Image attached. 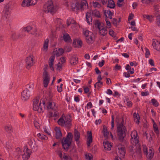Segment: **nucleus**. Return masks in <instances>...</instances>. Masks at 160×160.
I'll return each mask as SVG.
<instances>
[{
  "label": "nucleus",
  "mask_w": 160,
  "mask_h": 160,
  "mask_svg": "<svg viewBox=\"0 0 160 160\" xmlns=\"http://www.w3.org/2000/svg\"><path fill=\"white\" fill-rule=\"evenodd\" d=\"M85 35L87 36V34H88L89 37L86 38V40L87 42L89 44H91L92 43L94 42V36L92 32H86L85 33Z\"/></svg>",
  "instance_id": "obj_19"
},
{
  "label": "nucleus",
  "mask_w": 160,
  "mask_h": 160,
  "mask_svg": "<svg viewBox=\"0 0 160 160\" xmlns=\"http://www.w3.org/2000/svg\"><path fill=\"white\" fill-rule=\"evenodd\" d=\"M157 24L158 26H160V15H158L157 17Z\"/></svg>",
  "instance_id": "obj_64"
},
{
  "label": "nucleus",
  "mask_w": 160,
  "mask_h": 160,
  "mask_svg": "<svg viewBox=\"0 0 160 160\" xmlns=\"http://www.w3.org/2000/svg\"><path fill=\"white\" fill-rule=\"evenodd\" d=\"M131 143L134 146H130L128 148L130 155L134 159H140L142 157L141 148L139 137L137 131H132L131 133Z\"/></svg>",
  "instance_id": "obj_1"
},
{
  "label": "nucleus",
  "mask_w": 160,
  "mask_h": 160,
  "mask_svg": "<svg viewBox=\"0 0 160 160\" xmlns=\"http://www.w3.org/2000/svg\"><path fill=\"white\" fill-rule=\"evenodd\" d=\"M30 147L32 149H35L37 147L35 141L33 139H31L28 142Z\"/></svg>",
  "instance_id": "obj_32"
},
{
  "label": "nucleus",
  "mask_w": 160,
  "mask_h": 160,
  "mask_svg": "<svg viewBox=\"0 0 160 160\" xmlns=\"http://www.w3.org/2000/svg\"><path fill=\"white\" fill-rule=\"evenodd\" d=\"M30 95L29 91L26 89L22 92V99L24 101H26L29 98Z\"/></svg>",
  "instance_id": "obj_17"
},
{
  "label": "nucleus",
  "mask_w": 160,
  "mask_h": 160,
  "mask_svg": "<svg viewBox=\"0 0 160 160\" xmlns=\"http://www.w3.org/2000/svg\"><path fill=\"white\" fill-rule=\"evenodd\" d=\"M153 128L154 129V131L157 135H158L159 134V131L157 127V125L156 124L154 120H153Z\"/></svg>",
  "instance_id": "obj_44"
},
{
  "label": "nucleus",
  "mask_w": 160,
  "mask_h": 160,
  "mask_svg": "<svg viewBox=\"0 0 160 160\" xmlns=\"http://www.w3.org/2000/svg\"><path fill=\"white\" fill-rule=\"evenodd\" d=\"M152 45L156 50L160 51V42L156 39H153Z\"/></svg>",
  "instance_id": "obj_24"
},
{
  "label": "nucleus",
  "mask_w": 160,
  "mask_h": 160,
  "mask_svg": "<svg viewBox=\"0 0 160 160\" xmlns=\"http://www.w3.org/2000/svg\"><path fill=\"white\" fill-rule=\"evenodd\" d=\"M92 5L94 8H98L101 7V5L97 2H93Z\"/></svg>",
  "instance_id": "obj_50"
},
{
  "label": "nucleus",
  "mask_w": 160,
  "mask_h": 160,
  "mask_svg": "<svg viewBox=\"0 0 160 160\" xmlns=\"http://www.w3.org/2000/svg\"><path fill=\"white\" fill-rule=\"evenodd\" d=\"M57 10V7L54 6L52 0H48L45 4L43 6V10L47 13H50L53 14Z\"/></svg>",
  "instance_id": "obj_6"
},
{
  "label": "nucleus",
  "mask_w": 160,
  "mask_h": 160,
  "mask_svg": "<svg viewBox=\"0 0 160 160\" xmlns=\"http://www.w3.org/2000/svg\"><path fill=\"white\" fill-rule=\"evenodd\" d=\"M33 58L34 57L32 55H30L26 58L25 62L27 68H29L33 65Z\"/></svg>",
  "instance_id": "obj_14"
},
{
  "label": "nucleus",
  "mask_w": 160,
  "mask_h": 160,
  "mask_svg": "<svg viewBox=\"0 0 160 160\" xmlns=\"http://www.w3.org/2000/svg\"><path fill=\"white\" fill-rule=\"evenodd\" d=\"M102 84V82H101V81H98L94 84V87L95 88H98L101 86Z\"/></svg>",
  "instance_id": "obj_47"
},
{
  "label": "nucleus",
  "mask_w": 160,
  "mask_h": 160,
  "mask_svg": "<svg viewBox=\"0 0 160 160\" xmlns=\"http://www.w3.org/2000/svg\"><path fill=\"white\" fill-rule=\"evenodd\" d=\"M63 64H62L60 62H59L57 65L56 69L57 70L60 71L62 68Z\"/></svg>",
  "instance_id": "obj_49"
},
{
  "label": "nucleus",
  "mask_w": 160,
  "mask_h": 160,
  "mask_svg": "<svg viewBox=\"0 0 160 160\" xmlns=\"http://www.w3.org/2000/svg\"><path fill=\"white\" fill-rule=\"evenodd\" d=\"M92 15V16L99 18L101 17V15L100 12L97 10L91 11Z\"/></svg>",
  "instance_id": "obj_37"
},
{
  "label": "nucleus",
  "mask_w": 160,
  "mask_h": 160,
  "mask_svg": "<svg viewBox=\"0 0 160 160\" xmlns=\"http://www.w3.org/2000/svg\"><path fill=\"white\" fill-rule=\"evenodd\" d=\"M95 25L98 28L99 33L100 35L104 36L107 34L108 32L107 28L103 25L101 24L99 21H97L95 22Z\"/></svg>",
  "instance_id": "obj_10"
},
{
  "label": "nucleus",
  "mask_w": 160,
  "mask_h": 160,
  "mask_svg": "<svg viewBox=\"0 0 160 160\" xmlns=\"http://www.w3.org/2000/svg\"><path fill=\"white\" fill-rule=\"evenodd\" d=\"M19 36L15 33H13L11 36V38L13 40H16L18 38Z\"/></svg>",
  "instance_id": "obj_48"
},
{
  "label": "nucleus",
  "mask_w": 160,
  "mask_h": 160,
  "mask_svg": "<svg viewBox=\"0 0 160 160\" xmlns=\"http://www.w3.org/2000/svg\"><path fill=\"white\" fill-rule=\"evenodd\" d=\"M88 6L87 2L86 0H82L81 2H75L71 4L72 9L74 11L82 10L85 6Z\"/></svg>",
  "instance_id": "obj_7"
},
{
  "label": "nucleus",
  "mask_w": 160,
  "mask_h": 160,
  "mask_svg": "<svg viewBox=\"0 0 160 160\" xmlns=\"http://www.w3.org/2000/svg\"><path fill=\"white\" fill-rule=\"evenodd\" d=\"M49 40L48 38L45 39L43 47L41 49L42 51L43 52H46L48 49Z\"/></svg>",
  "instance_id": "obj_25"
},
{
  "label": "nucleus",
  "mask_w": 160,
  "mask_h": 160,
  "mask_svg": "<svg viewBox=\"0 0 160 160\" xmlns=\"http://www.w3.org/2000/svg\"><path fill=\"white\" fill-rule=\"evenodd\" d=\"M145 57L146 58H148L150 54L149 50L148 48H146L145 49Z\"/></svg>",
  "instance_id": "obj_54"
},
{
  "label": "nucleus",
  "mask_w": 160,
  "mask_h": 160,
  "mask_svg": "<svg viewBox=\"0 0 160 160\" xmlns=\"http://www.w3.org/2000/svg\"><path fill=\"white\" fill-rule=\"evenodd\" d=\"M32 29V26H28L24 28L23 29V30L24 31L30 33V32Z\"/></svg>",
  "instance_id": "obj_45"
},
{
  "label": "nucleus",
  "mask_w": 160,
  "mask_h": 160,
  "mask_svg": "<svg viewBox=\"0 0 160 160\" xmlns=\"http://www.w3.org/2000/svg\"><path fill=\"white\" fill-rule=\"evenodd\" d=\"M130 65L129 66H134L136 67L137 66L138 64L137 62H131L129 63Z\"/></svg>",
  "instance_id": "obj_59"
},
{
  "label": "nucleus",
  "mask_w": 160,
  "mask_h": 160,
  "mask_svg": "<svg viewBox=\"0 0 160 160\" xmlns=\"http://www.w3.org/2000/svg\"><path fill=\"white\" fill-rule=\"evenodd\" d=\"M5 130L6 132L8 133H11L12 132V128L11 125H7L5 127Z\"/></svg>",
  "instance_id": "obj_43"
},
{
  "label": "nucleus",
  "mask_w": 160,
  "mask_h": 160,
  "mask_svg": "<svg viewBox=\"0 0 160 160\" xmlns=\"http://www.w3.org/2000/svg\"><path fill=\"white\" fill-rule=\"evenodd\" d=\"M55 58V56L53 55L51 56L49 59V65L51 70H54L53 64Z\"/></svg>",
  "instance_id": "obj_26"
},
{
  "label": "nucleus",
  "mask_w": 160,
  "mask_h": 160,
  "mask_svg": "<svg viewBox=\"0 0 160 160\" xmlns=\"http://www.w3.org/2000/svg\"><path fill=\"white\" fill-rule=\"evenodd\" d=\"M74 139L77 143L78 144L79 143V139L80 138V134L78 131L75 129L74 133Z\"/></svg>",
  "instance_id": "obj_30"
},
{
  "label": "nucleus",
  "mask_w": 160,
  "mask_h": 160,
  "mask_svg": "<svg viewBox=\"0 0 160 160\" xmlns=\"http://www.w3.org/2000/svg\"><path fill=\"white\" fill-rule=\"evenodd\" d=\"M103 144L105 150H110L111 149L112 145L107 140L104 141L103 142Z\"/></svg>",
  "instance_id": "obj_27"
},
{
  "label": "nucleus",
  "mask_w": 160,
  "mask_h": 160,
  "mask_svg": "<svg viewBox=\"0 0 160 160\" xmlns=\"http://www.w3.org/2000/svg\"><path fill=\"white\" fill-rule=\"evenodd\" d=\"M73 44L75 47L80 48L82 46V42L80 39L77 38L73 40Z\"/></svg>",
  "instance_id": "obj_20"
},
{
  "label": "nucleus",
  "mask_w": 160,
  "mask_h": 160,
  "mask_svg": "<svg viewBox=\"0 0 160 160\" xmlns=\"http://www.w3.org/2000/svg\"><path fill=\"white\" fill-rule=\"evenodd\" d=\"M72 135L71 133L69 132L67 135V137L65 138L62 142L63 148L67 150L70 146L72 141Z\"/></svg>",
  "instance_id": "obj_9"
},
{
  "label": "nucleus",
  "mask_w": 160,
  "mask_h": 160,
  "mask_svg": "<svg viewBox=\"0 0 160 160\" xmlns=\"http://www.w3.org/2000/svg\"><path fill=\"white\" fill-rule=\"evenodd\" d=\"M66 61V59L65 57H62L60 59V62L62 64H63Z\"/></svg>",
  "instance_id": "obj_55"
},
{
  "label": "nucleus",
  "mask_w": 160,
  "mask_h": 160,
  "mask_svg": "<svg viewBox=\"0 0 160 160\" xmlns=\"http://www.w3.org/2000/svg\"><path fill=\"white\" fill-rule=\"evenodd\" d=\"M143 150L144 154L146 155L147 157L149 159H151L153 157L154 153L153 152L152 148H150L148 152L147 151V148L145 145H142Z\"/></svg>",
  "instance_id": "obj_12"
},
{
  "label": "nucleus",
  "mask_w": 160,
  "mask_h": 160,
  "mask_svg": "<svg viewBox=\"0 0 160 160\" xmlns=\"http://www.w3.org/2000/svg\"><path fill=\"white\" fill-rule=\"evenodd\" d=\"M49 81H43V86L45 88H46L47 87L49 82Z\"/></svg>",
  "instance_id": "obj_62"
},
{
  "label": "nucleus",
  "mask_w": 160,
  "mask_h": 160,
  "mask_svg": "<svg viewBox=\"0 0 160 160\" xmlns=\"http://www.w3.org/2000/svg\"><path fill=\"white\" fill-rule=\"evenodd\" d=\"M44 132L47 135L50 136L51 133L50 131L47 128L45 127L43 128Z\"/></svg>",
  "instance_id": "obj_53"
},
{
  "label": "nucleus",
  "mask_w": 160,
  "mask_h": 160,
  "mask_svg": "<svg viewBox=\"0 0 160 160\" xmlns=\"http://www.w3.org/2000/svg\"><path fill=\"white\" fill-rule=\"evenodd\" d=\"M92 104L91 102H88L86 108L88 109H89L92 108Z\"/></svg>",
  "instance_id": "obj_63"
},
{
  "label": "nucleus",
  "mask_w": 160,
  "mask_h": 160,
  "mask_svg": "<svg viewBox=\"0 0 160 160\" xmlns=\"http://www.w3.org/2000/svg\"><path fill=\"white\" fill-rule=\"evenodd\" d=\"M38 137L41 140H47L48 139V138L46 136L43 135L42 133H38L37 135Z\"/></svg>",
  "instance_id": "obj_41"
},
{
  "label": "nucleus",
  "mask_w": 160,
  "mask_h": 160,
  "mask_svg": "<svg viewBox=\"0 0 160 160\" xmlns=\"http://www.w3.org/2000/svg\"><path fill=\"white\" fill-rule=\"evenodd\" d=\"M43 80H49L50 79V76L46 71H45L43 72Z\"/></svg>",
  "instance_id": "obj_40"
},
{
  "label": "nucleus",
  "mask_w": 160,
  "mask_h": 160,
  "mask_svg": "<svg viewBox=\"0 0 160 160\" xmlns=\"http://www.w3.org/2000/svg\"><path fill=\"white\" fill-rule=\"evenodd\" d=\"M54 113H53V119H55L56 118H57V117L58 115V113L57 111V109H56L55 110H53Z\"/></svg>",
  "instance_id": "obj_56"
},
{
  "label": "nucleus",
  "mask_w": 160,
  "mask_h": 160,
  "mask_svg": "<svg viewBox=\"0 0 160 160\" xmlns=\"http://www.w3.org/2000/svg\"><path fill=\"white\" fill-rule=\"evenodd\" d=\"M67 23L68 26L72 24V28L74 31L78 27V25L76 23V22L72 18H68Z\"/></svg>",
  "instance_id": "obj_16"
},
{
  "label": "nucleus",
  "mask_w": 160,
  "mask_h": 160,
  "mask_svg": "<svg viewBox=\"0 0 160 160\" xmlns=\"http://www.w3.org/2000/svg\"><path fill=\"white\" fill-rule=\"evenodd\" d=\"M117 148L118 149L117 151L118 156L115 157L114 160H122L121 158H123L125 154V147L120 144Z\"/></svg>",
  "instance_id": "obj_8"
},
{
  "label": "nucleus",
  "mask_w": 160,
  "mask_h": 160,
  "mask_svg": "<svg viewBox=\"0 0 160 160\" xmlns=\"http://www.w3.org/2000/svg\"><path fill=\"white\" fill-rule=\"evenodd\" d=\"M125 67L126 70H128V72H124L123 73V75L125 77L128 78L130 77V74H132L134 73V69L133 68H131L129 64H127Z\"/></svg>",
  "instance_id": "obj_15"
},
{
  "label": "nucleus",
  "mask_w": 160,
  "mask_h": 160,
  "mask_svg": "<svg viewBox=\"0 0 160 160\" xmlns=\"http://www.w3.org/2000/svg\"><path fill=\"white\" fill-rule=\"evenodd\" d=\"M115 5L113 0H108V7L111 8H113Z\"/></svg>",
  "instance_id": "obj_39"
},
{
  "label": "nucleus",
  "mask_w": 160,
  "mask_h": 160,
  "mask_svg": "<svg viewBox=\"0 0 160 160\" xmlns=\"http://www.w3.org/2000/svg\"><path fill=\"white\" fill-rule=\"evenodd\" d=\"M23 153L22 154V150L20 148H17L16 149L14 155L15 157H17V158H18L22 154L23 159L24 160H27L30 157L32 151L26 146L23 147Z\"/></svg>",
  "instance_id": "obj_3"
},
{
  "label": "nucleus",
  "mask_w": 160,
  "mask_h": 160,
  "mask_svg": "<svg viewBox=\"0 0 160 160\" xmlns=\"http://www.w3.org/2000/svg\"><path fill=\"white\" fill-rule=\"evenodd\" d=\"M122 120L116 119V122L117 126V132L118 136L120 141H122L125 136L127 130L123 123Z\"/></svg>",
  "instance_id": "obj_2"
},
{
  "label": "nucleus",
  "mask_w": 160,
  "mask_h": 160,
  "mask_svg": "<svg viewBox=\"0 0 160 160\" xmlns=\"http://www.w3.org/2000/svg\"><path fill=\"white\" fill-rule=\"evenodd\" d=\"M32 29L31 30L30 33L32 34H35L37 35H39V33H38V31L37 28L34 26H32Z\"/></svg>",
  "instance_id": "obj_38"
},
{
  "label": "nucleus",
  "mask_w": 160,
  "mask_h": 160,
  "mask_svg": "<svg viewBox=\"0 0 160 160\" xmlns=\"http://www.w3.org/2000/svg\"><path fill=\"white\" fill-rule=\"evenodd\" d=\"M69 62L72 65H75L78 62V59L75 55H72L69 58Z\"/></svg>",
  "instance_id": "obj_21"
},
{
  "label": "nucleus",
  "mask_w": 160,
  "mask_h": 160,
  "mask_svg": "<svg viewBox=\"0 0 160 160\" xmlns=\"http://www.w3.org/2000/svg\"><path fill=\"white\" fill-rule=\"evenodd\" d=\"M30 0H23L22 2V6L24 7L30 6Z\"/></svg>",
  "instance_id": "obj_36"
},
{
  "label": "nucleus",
  "mask_w": 160,
  "mask_h": 160,
  "mask_svg": "<svg viewBox=\"0 0 160 160\" xmlns=\"http://www.w3.org/2000/svg\"><path fill=\"white\" fill-rule=\"evenodd\" d=\"M104 136L106 137H108L109 134L112 137V135L111 133H109V132L108 131L107 128L106 126H104L102 130Z\"/></svg>",
  "instance_id": "obj_33"
},
{
  "label": "nucleus",
  "mask_w": 160,
  "mask_h": 160,
  "mask_svg": "<svg viewBox=\"0 0 160 160\" xmlns=\"http://www.w3.org/2000/svg\"><path fill=\"white\" fill-rule=\"evenodd\" d=\"M56 152L61 160H72L70 156L66 153H63L61 149H58Z\"/></svg>",
  "instance_id": "obj_11"
},
{
  "label": "nucleus",
  "mask_w": 160,
  "mask_h": 160,
  "mask_svg": "<svg viewBox=\"0 0 160 160\" xmlns=\"http://www.w3.org/2000/svg\"><path fill=\"white\" fill-rule=\"evenodd\" d=\"M63 40L65 42H70L71 41L70 36L67 33H65L63 35Z\"/></svg>",
  "instance_id": "obj_35"
},
{
  "label": "nucleus",
  "mask_w": 160,
  "mask_h": 160,
  "mask_svg": "<svg viewBox=\"0 0 160 160\" xmlns=\"http://www.w3.org/2000/svg\"><path fill=\"white\" fill-rule=\"evenodd\" d=\"M55 132V137L57 138H59L62 136L60 128L59 127H56L54 128Z\"/></svg>",
  "instance_id": "obj_28"
},
{
  "label": "nucleus",
  "mask_w": 160,
  "mask_h": 160,
  "mask_svg": "<svg viewBox=\"0 0 160 160\" xmlns=\"http://www.w3.org/2000/svg\"><path fill=\"white\" fill-rule=\"evenodd\" d=\"M37 0H30L29 2L30 3V6L35 4L37 3Z\"/></svg>",
  "instance_id": "obj_57"
},
{
  "label": "nucleus",
  "mask_w": 160,
  "mask_h": 160,
  "mask_svg": "<svg viewBox=\"0 0 160 160\" xmlns=\"http://www.w3.org/2000/svg\"><path fill=\"white\" fill-rule=\"evenodd\" d=\"M71 122L70 118L68 116H65L63 114L58 121L59 125L68 128H69L71 125Z\"/></svg>",
  "instance_id": "obj_5"
},
{
  "label": "nucleus",
  "mask_w": 160,
  "mask_h": 160,
  "mask_svg": "<svg viewBox=\"0 0 160 160\" xmlns=\"http://www.w3.org/2000/svg\"><path fill=\"white\" fill-rule=\"evenodd\" d=\"M85 35L87 36V34H88L89 37L86 38V40L87 42L89 44H91L92 43L94 42V36L92 32H86L85 33Z\"/></svg>",
  "instance_id": "obj_18"
},
{
  "label": "nucleus",
  "mask_w": 160,
  "mask_h": 160,
  "mask_svg": "<svg viewBox=\"0 0 160 160\" xmlns=\"http://www.w3.org/2000/svg\"><path fill=\"white\" fill-rule=\"evenodd\" d=\"M104 14L107 18L108 17L110 19L112 18V16L113 15V13L110 10H106L104 11Z\"/></svg>",
  "instance_id": "obj_34"
},
{
  "label": "nucleus",
  "mask_w": 160,
  "mask_h": 160,
  "mask_svg": "<svg viewBox=\"0 0 160 160\" xmlns=\"http://www.w3.org/2000/svg\"><path fill=\"white\" fill-rule=\"evenodd\" d=\"M91 11H89L87 12L86 14V18L87 23L88 24H90V22L92 21V18L91 17Z\"/></svg>",
  "instance_id": "obj_29"
},
{
  "label": "nucleus",
  "mask_w": 160,
  "mask_h": 160,
  "mask_svg": "<svg viewBox=\"0 0 160 160\" xmlns=\"http://www.w3.org/2000/svg\"><path fill=\"white\" fill-rule=\"evenodd\" d=\"M133 117L136 123H139V116L138 114H137L136 112H134L133 113Z\"/></svg>",
  "instance_id": "obj_42"
},
{
  "label": "nucleus",
  "mask_w": 160,
  "mask_h": 160,
  "mask_svg": "<svg viewBox=\"0 0 160 160\" xmlns=\"http://www.w3.org/2000/svg\"><path fill=\"white\" fill-rule=\"evenodd\" d=\"M123 0H118L117 4L118 6L121 7L123 4Z\"/></svg>",
  "instance_id": "obj_61"
},
{
  "label": "nucleus",
  "mask_w": 160,
  "mask_h": 160,
  "mask_svg": "<svg viewBox=\"0 0 160 160\" xmlns=\"http://www.w3.org/2000/svg\"><path fill=\"white\" fill-rule=\"evenodd\" d=\"M33 123L35 127L37 129H38L39 128V123L36 121H34Z\"/></svg>",
  "instance_id": "obj_58"
},
{
  "label": "nucleus",
  "mask_w": 160,
  "mask_h": 160,
  "mask_svg": "<svg viewBox=\"0 0 160 160\" xmlns=\"http://www.w3.org/2000/svg\"><path fill=\"white\" fill-rule=\"evenodd\" d=\"M107 25V28H110L111 27V24L109 21H108V18H106L105 19Z\"/></svg>",
  "instance_id": "obj_51"
},
{
  "label": "nucleus",
  "mask_w": 160,
  "mask_h": 160,
  "mask_svg": "<svg viewBox=\"0 0 160 160\" xmlns=\"http://www.w3.org/2000/svg\"><path fill=\"white\" fill-rule=\"evenodd\" d=\"M45 102L44 99L39 101L38 97H36L33 101V109L34 110L41 112L43 111L42 106L45 107Z\"/></svg>",
  "instance_id": "obj_4"
},
{
  "label": "nucleus",
  "mask_w": 160,
  "mask_h": 160,
  "mask_svg": "<svg viewBox=\"0 0 160 160\" xmlns=\"http://www.w3.org/2000/svg\"><path fill=\"white\" fill-rule=\"evenodd\" d=\"M88 137L87 138V146L88 147H89L90 144L92 142V135L91 132L88 131Z\"/></svg>",
  "instance_id": "obj_31"
},
{
  "label": "nucleus",
  "mask_w": 160,
  "mask_h": 160,
  "mask_svg": "<svg viewBox=\"0 0 160 160\" xmlns=\"http://www.w3.org/2000/svg\"><path fill=\"white\" fill-rule=\"evenodd\" d=\"M85 157L87 160H91L92 158V155L90 153H86L85 154Z\"/></svg>",
  "instance_id": "obj_52"
},
{
  "label": "nucleus",
  "mask_w": 160,
  "mask_h": 160,
  "mask_svg": "<svg viewBox=\"0 0 160 160\" xmlns=\"http://www.w3.org/2000/svg\"><path fill=\"white\" fill-rule=\"evenodd\" d=\"M11 12V9L9 6H6L2 13V18L3 19H6L8 18L10 16Z\"/></svg>",
  "instance_id": "obj_13"
},
{
  "label": "nucleus",
  "mask_w": 160,
  "mask_h": 160,
  "mask_svg": "<svg viewBox=\"0 0 160 160\" xmlns=\"http://www.w3.org/2000/svg\"><path fill=\"white\" fill-rule=\"evenodd\" d=\"M45 107L46 106L48 109H52L53 110L57 109V107L56 106L55 103L52 102H49L47 103V105L45 104Z\"/></svg>",
  "instance_id": "obj_22"
},
{
  "label": "nucleus",
  "mask_w": 160,
  "mask_h": 160,
  "mask_svg": "<svg viewBox=\"0 0 160 160\" xmlns=\"http://www.w3.org/2000/svg\"><path fill=\"white\" fill-rule=\"evenodd\" d=\"M151 102L152 105L155 107H158L159 104L158 102L155 99H152L151 100Z\"/></svg>",
  "instance_id": "obj_46"
},
{
  "label": "nucleus",
  "mask_w": 160,
  "mask_h": 160,
  "mask_svg": "<svg viewBox=\"0 0 160 160\" xmlns=\"http://www.w3.org/2000/svg\"><path fill=\"white\" fill-rule=\"evenodd\" d=\"M64 52V50L61 48H57L54 49L53 54L54 55L58 57L61 55Z\"/></svg>",
  "instance_id": "obj_23"
},
{
  "label": "nucleus",
  "mask_w": 160,
  "mask_h": 160,
  "mask_svg": "<svg viewBox=\"0 0 160 160\" xmlns=\"http://www.w3.org/2000/svg\"><path fill=\"white\" fill-rule=\"evenodd\" d=\"M109 34L112 37H114L115 36V33L112 29H110L109 32Z\"/></svg>",
  "instance_id": "obj_60"
}]
</instances>
